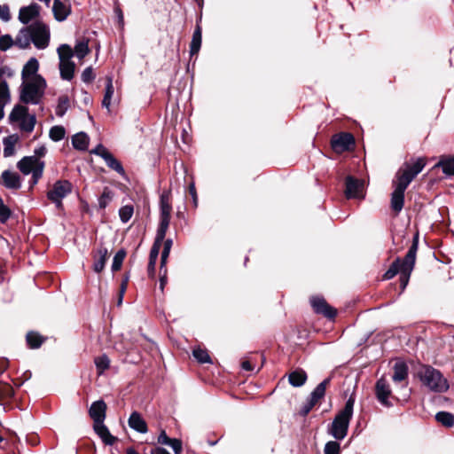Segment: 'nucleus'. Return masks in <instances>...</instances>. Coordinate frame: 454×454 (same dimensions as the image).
I'll use <instances>...</instances> for the list:
<instances>
[{"label":"nucleus","mask_w":454,"mask_h":454,"mask_svg":"<svg viewBox=\"0 0 454 454\" xmlns=\"http://www.w3.org/2000/svg\"><path fill=\"white\" fill-rule=\"evenodd\" d=\"M426 166L424 158H418L412 162H405L396 172L393 181L395 189L391 193L390 207L396 214L400 213L404 204V192L412 180Z\"/></svg>","instance_id":"nucleus-1"},{"label":"nucleus","mask_w":454,"mask_h":454,"mask_svg":"<svg viewBox=\"0 0 454 454\" xmlns=\"http://www.w3.org/2000/svg\"><path fill=\"white\" fill-rule=\"evenodd\" d=\"M419 247V235L413 237L412 244L410 247L406 255L403 260L397 258L390 265L389 269L384 273L383 278L386 280L393 278L396 274L402 275V278H410L411 273L414 268L416 254Z\"/></svg>","instance_id":"nucleus-2"},{"label":"nucleus","mask_w":454,"mask_h":454,"mask_svg":"<svg viewBox=\"0 0 454 454\" xmlns=\"http://www.w3.org/2000/svg\"><path fill=\"white\" fill-rule=\"evenodd\" d=\"M418 377L422 384L432 392L444 393L450 387L449 382L442 373L430 365L421 366L418 372Z\"/></svg>","instance_id":"nucleus-3"},{"label":"nucleus","mask_w":454,"mask_h":454,"mask_svg":"<svg viewBox=\"0 0 454 454\" xmlns=\"http://www.w3.org/2000/svg\"><path fill=\"white\" fill-rule=\"evenodd\" d=\"M46 86L43 77L22 82L20 87V100L24 104L39 105L44 96Z\"/></svg>","instance_id":"nucleus-4"},{"label":"nucleus","mask_w":454,"mask_h":454,"mask_svg":"<svg viewBox=\"0 0 454 454\" xmlns=\"http://www.w3.org/2000/svg\"><path fill=\"white\" fill-rule=\"evenodd\" d=\"M355 400L350 396L344 408L335 416L329 428V434L336 440H342L346 437L349 422L353 416Z\"/></svg>","instance_id":"nucleus-5"},{"label":"nucleus","mask_w":454,"mask_h":454,"mask_svg":"<svg viewBox=\"0 0 454 454\" xmlns=\"http://www.w3.org/2000/svg\"><path fill=\"white\" fill-rule=\"evenodd\" d=\"M17 168L24 175L32 174L31 186H34L43 176L44 162L35 156H25L17 163Z\"/></svg>","instance_id":"nucleus-6"},{"label":"nucleus","mask_w":454,"mask_h":454,"mask_svg":"<svg viewBox=\"0 0 454 454\" xmlns=\"http://www.w3.org/2000/svg\"><path fill=\"white\" fill-rule=\"evenodd\" d=\"M9 120L11 122H19L20 129L27 133L34 130L36 123L35 115L29 114L28 108L22 105H16L12 108L9 115Z\"/></svg>","instance_id":"nucleus-7"},{"label":"nucleus","mask_w":454,"mask_h":454,"mask_svg":"<svg viewBox=\"0 0 454 454\" xmlns=\"http://www.w3.org/2000/svg\"><path fill=\"white\" fill-rule=\"evenodd\" d=\"M73 185L67 180H58L47 192V199L55 204L58 209L63 207L62 200L72 192Z\"/></svg>","instance_id":"nucleus-8"},{"label":"nucleus","mask_w":454,"mask_h":454,"mask_svg":"<svg viewBox=\"0 0 454 454\" xmlns=\"http://www.w3.org/2000/svg\"><path fill=\"white\" fill-rule=\"evenodd\" d=\"M28 27L34 45L39 50L45 49L50 42V29L48 26L42 21L35 20Z\"/></svg>","instance_id":"nucleus-9"},{"label":"nucleus","mask_w":454,"mask_h":454,"mask_svg":"<svg viewBox=\"0 0 454 454\" xmlns=\"http://www.w3.org/2000/svg\"><path fill=\"white\" fill-rule=\"evenodd\" d=\"M160 215L158 229L168 231L172 211L170 191H164L161 193L160 198Z\"/></svg>","instance_id":"nucleus-10"},{"label":"nucleus","mask_w":454,"mask_h":454,"mask_svg":"<svg viewBox=\"0 0 454 454\" xmlns=\"http://www.w3.org/2000/svg\"><path fill=\"white\" fill-rule=\"evenodd\" d=\"M355 145V138L350 133H340L334 135L331 140L332 148L336 153L348 151Z\"/></svg>","instance_id":"nucleus-11"},{"label":"nucleus","mask_w":454,"mask_h":454,"mask_svg":"<svg viewBox=\"0 0 454 454\" xmlns=\"http://www.w3.org/2000/svg\"><path fill=\"white\" fill-rule=\"evenodd\" d=\"M310 304L317 314L323 315L328 319H333L336 317L337 310L331 307L323 297H311Z\"/></svg>","instance_id":"nucleus-12"},{"label":"nucleus","mask_w":454,"mask_h":454,"mask_svg":"<svg viewBox=\"0 0 454 454\" xmlns=\"http://www.w3.org/2000/svg\"><path fill=\"white\" fill-rule=\"evenodd\" d=\"M346 190L345 195L348 199H362L364 198V182L362 180L356 179L351 176H348L346 177Z\"/></svg>","instance_id":"nucleus-13"},{"label":"nucleus","mask_w":454,"mask_h":454,"mask_svg":"<svg viewBox=\"0 0 454 454\" xmlns=\"http://www.w3.org/2000/svg\"><path fill=\"white\" fill-rule=\"evenodd\" d=\"M375 394L378 401L386 407H390L392 403L389 402L391 396V389L384 378H380L377 380L375 386Z\"/></svg>","instance_id":"nucleus-14"},{"label":"nucleus","mask_w":454,"mask_h":454,"mask_svg":"<svg viewBox=\"0 0 454 454\" xmlns=\"http://www.w3.org/2000/svg\"><path fill=\"white\" fill-rule=\"evenodd\" d=\"M106 404L103 400L93 402L89 409L90 417L93 420V425L101 424L106 417Z\"/></svg>","instance_id":"nucleus-15"},{"label":"nucleus","mask_w":454,"mask_h":454,"mask_svg":"<svg viewBox=\"0 0 454 454\" xmlns=\"http://www.w3.org/2000/svg\"><path fill=\"white\" fill-rule=\"evenodd\" d=\"M40 13V5L32 3L28 6H24L20 9L19 20L23 24H28L31 20H35Z\"/></svg>","instance_id":"nucleus-16"},{"label":"nucleus","mask_w":454,"mask_h":454,"mask_svg":"<svg viewBox=\"0 0 454 454\" xmlns=\"http://www.w3.org/2000/svg\"><path fill=\"white\" fill-rule=\"evenodd\" d=\"M39 62L35 58H31L23 67L21 71L22 82L34 81L36 77H42L37 74Z\"/></svg>","instance_id":"nucleus-17"},{"label":"nucleus","mask_w":454,"mask_h":454,"mask_svg":"<svg viewBox=\"0 0 454 454\" xmlns=\"http://www.w3.org/2000/svg\"><path fill=\"white\" fill-rule=\"evenodd\" d=\"M108 254H109L108 249L104 246H100L95 251V253L93 254V259H94L93 270L95 272L99 273L104 270L106 262L108 258Z\"/></svg>","instance_id":"nucleus-18"},{"label":"nucleus","mask_w":454,"mask_h":454,"mask_svg":"<svg viewBox=\"0 0 454 454\" xmlns=\"http://www.w3.org/2000/svg\"><path fill=\"white\" fill-rule=\"evenodd\" d=\"M129 427L140 434H145L148 431L147 424L145 420L142 418L141 414L137 411H133L129 419H128Z\"/></svg>","instance_id":"nucleus-19"},{"label":"nucleus","mask_w":454,"mask_h":454,"mask_svg":"<svg viewBox=\"0 0 454 454\" xmlns=\"http://www.w3.org/2000/svg\"><path fill=\"white\" fill-rule=\"evenodd\" d=\"M3 184L12 190H18L21 187V181L19 174L10 170H4L1 176Z\"/></svg>","instance_id":"nucleus-20"},{"label":"nucleus","mask_w":454,"mask_h":454,"mask_svg":"<svg viewBox=\"0 0 454 454\" xmlns=\"http://www.w3.org/2000/svg\"><path fill=\"white\" fill-rule=\"evenodd\" d=\"M52 12L58 21H64L71 12V6L68 3L54 0Z\"/></svg>","instance_id":"nucleus-21"},{"label":"nucleus","mask_w":454,"mask_h":454,"mask_svg":"<svg viewBox=\"0 0 454 454\" xmlns=\"http://www.w3.org/2000/svg\"><path fill=\"white\" fill-rule=\"evenodd\" d=\"M95 433L100 437L102 442L106 445H113L117 438L111 434L107 427L103 423L93 425Z\"/></svg>","instance_id":"nucleus-22"},{"label":"nucleus","mask_w":454,"mask_h":454,"mask_svg":"<svg viewBox=\"0 0 454 454\" xmlns=\"http://www.w3.org/2000/svg\"><path fill=\"white\" fill-rule=\"evenodd\" d=\"M408 377V366L403 362H396L394 365V373L392 380L394 382H403ZM403 387H407V382L403 384Z\"/></svg>","instance_id":"nucleus-23"},{"label":"nucleus","mask_w":454,"mask_h":454,"mask_svg":"<svg viewBox=\"0 0 454 454\" xmlns=\"http://www.w3.org/2000/svg\"><path fill=\"white\" fill-rule=\"evenodd\" d=\"M167 231L157 229L156 237L150 251L149 261H156L160 253L161 245L165 239Z\"/></svg>","instance_id":"nucleus-24"},{"label":"nucleus","mask_w":454,"mask_h":454,"mask_svg":"<svg viewBox=\"0 0 454 454\" xmlns=\"http://www.w3.org/2000/svg\"><path fill=\"white\" fill-rule=\"evenodd\" d=\"M31 42V33L28 26L21 28L14 39L15 46L19 47L20 49L28 48Z\"/></svg>","instance_id":"nucleus-25"},{"label":"nucleus","mask_w":454,"mask_h":454,"mask_svg":"<svg viewBox=\"0 0 454 454\" xmlns=\"http://www.w3.org/2000/svg\"><path fill=\"white\" fill-rule=\"evenodd\" d=\"M307 380V373L301 370L297 369L292 372L288 376L289 383L295 387H301Z\"/></svg>","instance_id":"nucleus-26"},{"label":"nucleus","mask_w":454,"mask_h":454,"mask_svg":"<svg viewBox=\"0 0 454 454\" xmlns=\"http://www.w3.org/2000/svg\"><path fill=\"white\" fill-rule=\"evenodd\" d=\"M75 65L73 61H59L60 77L70 81L74 77Z\"/></svg>","instance_id":"nucleus-27"},{"label":"nucleus","mask_w":454,"mask_h":454,"mask_svg":"<svg viewBox=\"0 0 454 454\" xmlns=\"http://www.w3.org/2000/svg\"><path fill=\"white\" fill-rule=\"evenodd\" d=\"M201 41H202V31L200 25L196 26V28L192 34V42L190 44V54L195 55L199 52L200 47H201Z\"/></svg>","instance_id":"nucleus-28"},{"label":"nucleus","mask_w":454,"mask_h":454,"mask_svg":"<svg viewBox=\"0 0 454 454\" xmlns=\"http://www.w3.org/2000/svg\"><path fill=\"white\" fill-rule=\"evenodd\" d=\"M90 138L84 132H79L73 136L72 145L79 151H86L88 149Z\"/></svg>","instance_id":"nucleus-29"},{"label":"nucleus","mask_w":454,"mask_h":454,"mask_svg":"<svg viewBox=\"0 0 454 454\" xmlns=\"http://www.w3.org/2000/svg\"><path fill=\"white\" fill-rule=\"evenodd\" d=\"M19 140V137L17 135H11L4 138V156L11 157L15 153V145Z\"/></svg>","instance_id":"nucleus-30"},{"label":"nucleus","mask_w":454,"mask_h":454,"mask_svg":"<svg viewBox=\"0 0 454 454\" xmlns=\"http://www.w3.org/2000/svg\"><path fill=\"white\" fill-rule=\"evenodd\" d=\"M330 383V379H325L321 383H319L316 388L312 391V393L310 394V397L309 400H310L311 402H313L314 403L317 404V403L324 397L325 394V389H326V387L327 385Z\"/></svg>","instance_id":"nucleus-31"},{"label":"nucleus","mask_w":454,"mask_h":454,"mask_svg":"<svg viewBox=\"0 0 454 454\" xmlns=\"http://www.w3.org/2000/svg\"><path fill=\"white\" fill-rule=\"evenodd\" d=\"M106 164V166L117 172L121 176H125V170L121 165V163L110 153L103 159Z\"/></svg>","instance_id":"nucleus-32"},{"label":"nucleus","mask_w":454,"mask_h":454,"mask_svg":"<svg viewBox=\"0 0 454 454\" xmlns=\"http://www.w3.org/2000/svg\"><path fill=\"white\" fill-rule=\"evenodd\" d=\"M114 92V88L113 85V80L111 77H107L106 84V91L104 95V98L102 100V106L109 110L112 98Z\"/></svg>","instance_id":"nucleus-33"},{"label":"nucleus","mask_w":454,"mask_h":454,"mask_svg":"<svg viewBox=\"0 0 454 454\" xmlns=\"http://www.w3.org/2000/svg\"><path fill=\"white\" fill-rule=\"evenodd\" d=\"M435 419L442 426L451 427L454 426V415L448 411H439L435 414Z\"/></svg>","instance_id":"nucleus-34"},{"label":"nucleus","mask_w":454,"mask_h":454,"mask_svg":"<svg viewBox=\"0 0 454 454\" xmlns=\"http://www.w3.org/2000/svg\"><path fill=\"white\" fill-rule=\"evenodd\" d=\"M69 108V98L67 95L60 96L58 100V105L55 113L58 116L62 117Z\"/></svg>","instance_id":"nucleus-35"},{"label":"nucleus","mask_w":454,"mask_h":454,"mask_svg":"<svg viewBox=\"0 0 454 454\" xmlns=\"http://www.w3.org/2000/svg\"><path fill=\"white\" fill-rule=\"evenodd\" d=\"M26 340L31 348H38L43 342V338L35 332H29L26 336Z\"/></svg>","instance_id":"nucleus-36"},{"label":"nucleus","mask_w":454,"mask_h":454,"mask_svg":"<svg viewBox=\"0 0 454 454\" xmlns=\"http://www.w3.org/2000/svg\"><path fill=\"white\" fill-rule=\"evenodd\" d=\"M436 167H441L444 174L454 176V158L441 160Z\"/></svg>","instance_id":"nucleus-37"},{"label":"nucleus","mask_w":454,"mask_h":454,"mask_svg":"<svg viewBox=\"0 0 454 454\" xmlns=\"http://www.w3.org/2000/svg\"><path fill=\"white\" fill-rule=\"evenodd\" d=\"M59 61H71L74 55L72 48L68 44H61L58 48Z\"/></svg>","instance_id":"nucleus-38"},{"label":"nucleus","mask_w":454,"mask_h":454,"mask_svg":"<svg viewBox=\"0 0 454 454\" xmlns=\"http://www.w3.org/2000/svg\"><path fill=\"white\" fill-rule=\"evenodd\" d=\"M163 250L161 252V257H160V272H162V269L166 266L168 257L169 255L173 241L171 239H168L163 241Z\"/></svg>","instance_id":"nucleus-39"},{"label":"nucleus","mask_w":454,"mask_h":454,"mask_svg":"<svg viewBox=\"0 0 454 454\" xmlns=\"http://www.w3.org/2000/svg\"><path fill=\"white\" fill-rule=\"evenodd\" d=\"M11 101V93L6 81L0 83V105L6 106Z\"/></svg>","instance_id":"nucleus-40"},{"label":"nucleus","mask_w":454,"mask_h":454,"mask_svg":"<svg viewBox=\"0 0 454 454\" xmlns=\"http://www.w3.org/2000/svg\"><path fill=\"white\" fill-rule=\"evenodd\" d=\"M95 364L98 373L102 374L110 365V359L106 355H102L95 358Z\"/></svg>","instance_id":"nucleus-41"},{"label":"nucleus","mask_w":454,"mask_h":454,"mask_svg":"<svg viewBox=\"0 0 454 454\" xmlns=\"http://www.w3.org/2000/svg\"><path fill=\"white\" fill-rule=\"evenodd\" d=\"M126 256V251L124 249L119 250L114 256L112 263V270L117 271L121 268L122 262Z\"/></svg>","instance_id":"nucleus-42"},{"label":"nucleus","mask_w":454,"mask_h":454,"mask_svg":"<svg viewBox=\"0 0 454 454\" xmlns=\"http://www.w3.org/2000/svg\"><path fill=\"white\" fill-rule=\"evenodd\" d=\"M65 134H66V130H65L64 127H62V126H53L50 129L49 136H50L51 140H53L55 142H58V141H60V140H62L64 138Z\"/></svg>","instance_id":"nucleus-43"},{"label":"nucleus","mask_w":454,"mask_h":454,"mask_svg":"<svg viewBox=\"0 0 454 454\" xmlns=\"http://www.w3.org/2000/svg\"><path fill=\"white\" fill-rule=\"evenodd\" d=\"M14 395V390L10 384L0 383V402L11 399Z\"/></svg>","instance_id":"nucleus-44"},{"label":"nucleus","mask_w":454,"mask_h":454,"mask_svg":"<svg viewBox=\"0 0 454 454\" xmlns=\"http://www.w3.org/2000/svg\"><path fill=\"white\" fill-rule=\"evenodd\" d=\"M134 208L132 206L126 205L120 208L119 215L122 223H128L133 215Z\"/></svg>","instance_id":"nucleus-45"},{"label":"nucleus","mask_w":454,"mask_h":454,"mask_svg":"<svg viewBox=\"0 0 454 454\" xmlns=\"http://www.w3.org/2000/svg\"><path fill=\"white\" fill-rule=\"evenodd\" d=\"M89 46L87 42H79L74 46V53L80 59H83L89 53Z\"/></svg>","instance_id":"nucleus-46"},{"label":"nucleus","mask_w":454,"mask_h":454,"mask_svg":"<svg viewBox=\"0 0 454 454\" xmlns=\"http://www.w3.org/2000/svg\"><path fill=\"white\" fill-rule=\"evenodd\" d=\"M193 356L201 364L210 363V356L207 350L195 348L192 352Z\"/></svg>","instance_id":"nucleus-47"},{"label":"nucleus","mask_w":454,"mask_h":454,"mask_svg":"<svg viewBox=\"0 0 454 454\" xmlns=\"http://www.w3.org/2000/svg\"><path fill=\"white\" fill-rule=\"evenodd\" d=\"M14 44V40L10 35H4L0 36V50L2 51H6Z\"/></svg>","instance_id":"nucleus-48"},{"label":"nucleus","mask_w":454,"mask_h":454,"mask_svg":"<svg viewBox=\"0 0 454 454\" xmlns=\"http://www.w3.org/2000/svg\"><path fill=\"white\" fill-rule=\"evenodd\" d=\"M340 443L335 441L326 442L324 449V454H340Z\"/></svg>","instance_id":"nucleus-49"},{"label":"nucleus","mask_w":454,"mask_h":454,"mask_svg":"<svg viewBox=\"0 0 454 454\" xmlns=\"http://www.w3.org/2000/svg\"><path fill=\"white\" fill-rule=\"evenodd\" d=\"M111 199L112 192L107 188H106L98 199L99 207L101 208H105L107 206L108 202L111 200Z\"/></svg>","instance_id":"nucleus-50"},{"label":"nucleus","mask_w":454,"mask_h":454,"mask_svg":"<svg viewBox=\"0 0 454 454\" xmlns=\"http://www.w3.org/2000/svg\"><path fill=\"white\" fill-rule=\"evenodd\" d=\"M95 79V74L91 67H86L82 73V81L90 83Z\"/></svg>","instance_id":"nucleus-51"},{"label":"nucleus","mask_w":454,"mask_h":454,"mask_svg":"<svg viewBox=\"0 0 454 454\" xmlns=\"http://www.w3.org/2000/svg\"><path fill=\"white\" fill-rule=\"evenodd\" d=\"M90 153L101 157L102 159L110 153V152L101 144L98 145Z\"/></svg>","instance_id":"nucleus-52"},{"label":"nucleus","mask_w":454,"mask_h":454,"mask_svg":"<svg viewBox=\"0 0 454 454\" xmlns=\"http://www.w3.org/2000/svg\"><path fill=\"white\" fill-rule=\"evenodd\" d=\"M0 19L4 21H9L11 20L10 9L6 4H0Z\"/></svg>","instance_id":"nucleus-53"},{"label":"nucleus","mask_w":454,"mask_h":454,"mask_svg":"<svg viewBox=\"0 0 454 454\" xmlns=\"http://www.w3.org/2000/svg\"><path fill=\"white\" fill-rule=\"evenodd\" d=\"M168 445L173 449L176 454H179L182 451V442L178 439H171Z\"/></svg>","instance_id":"nucleus-54"},{"label":"nucleus","mask_w":454,"mask_h":454,"mask_svg":"<svg viewBox=\"0 0 454 454\" xmlns=\"http://www.w3.org/2000/svg\"><path fill=\"white\" fill-rule=\"evenodd\" d=\"M11 215H12V212H11L10 208L7 206H5L2 209H0V222L2 223H5L8 221V219L11 217Z\"/></svg>","instance_id":"nucleus-55"},{"label":"nucleus","mask_w":454,"mask_h":454,"mask_svg":"<svg viewBox=\"0 0 454 454\" xmlns=\"http://www.w3.org/2000/svg\"><path fill=\"white\" fill-rule=\"evenodd\" d=\"M163 273L160 275V289L163 292L165 285L167 284L168 278H167V269L164 267L162 269Z\"/></svg>","instance_id":"nucleus-56"},{"label":"nucleus","mask_w":454,"mask_h":454,"mask_svg":"<svg viewBox=\"0 0 454 454\" xmlns=\"http://www.w3.org/2000/svg\"><path fill=\"white\" fill-rule=\"evenodd\" d=\"M315 405L316 403H314L310 400H308V402L303 405L301 409V414L304 416L307 415Z\"/></svg>","instance_id":"nucleus-57"},{"label":"nucleus","mask_w":454,"mask_h":454,"mask_svg":"<svg viewBox=\"0 0 454 454\" xmlns=\"http://www.w3.org/2000/svg\"><path fill=\"white\" fill-rule=\"evenodd\" d=\"M155 265H156V261H149L148 266H147V272H148V276L152 278H154V276H155Z\"/></svg>","instance_id":"nucleus-58"},{"label":"nucleus","mask_w":454,"mask_h":454,"mask_svg":"<svg viewBox=\"0 0 454 454\" xmlns=\"http://www.w3.org/2000/svg\"><path fill=\"white\" fill-rule=\"evenodd\" d=\"M170 440H171V438H169V437L166 434L165 431H162V432L160 433V434L159 435V437H158V442H159V443H160V444L168 445V443L170 442Z\"/></svg>","instance_id":"nucleus-59"},{"label":"nucleus","mask_w":454,"mask_h":454,"mask_svg":"<svg viewBox=\"0 0 454 454\" xmlns=\"http://www.w3.org/2000/svg\"><path fill=\"white\" fill-rule=\"evenodd\" d=\"M114 12L118 18V22L120 25H123V13H122V11L121 9L120 8V6L117 4L115 7H114Z\"/></svg>","instance_id":"nucleus-60"},{"label":"nucleus","mask_w":454,"mask_h":454,"mask_svg":"<svg viewBox=\"0 0 454 454\" xmlns=\"http://www.w3.org/2000/svg\"><path fill=\"white\" fill-rule=\"evenodd\" d=\"M46 148L45 146L42 145L35 149V155L39 159V157H43L46 153Z\"/></svg>","instance_id":"nucleus-61"},{"label":"nucleus","mask_w":454,"mask_h":454,"mask_svg":"<svg viewBox=\"0 0 454 454\" xmlns=\"http://www.w3.org/2000/svg\"><path fill=\"white\" fill-rule=\"evenodd\" d=\"M241 368L247 372H252L254 370V366L248 360H245L241 363Z\"/></svg>","instance_id":"nucleus-62"},{"label":"nucleus","mask_w":454,"mask_h":454,"mask_svg":"<svg viewBox=\"0 0 454 454\" xmlns=\"http://www.w3.org/2000/svg\"><path fill=\"white\" fill-rule=\"evenodd\" d=\"M150 454H170L166 449L155 447L151 450Z\"/></svg>","instance_id":"nucleus-63"},{"label":"nucleus","mask_w":454,"mask_h":454,"mask_svg":"<svg viewBox=\"0 0 454 454\" xmlns=\"http://www.w3.org/2000/svg\"><path fill=\"white\" fill-rule=\"evenodd\" d=\"M127 282H128V278H126L121 284V286H120V294H121V296L124 295V293L126 291V288H127Z\"/></svg>","instance_id":"nucleus-64"}]
</instances>
